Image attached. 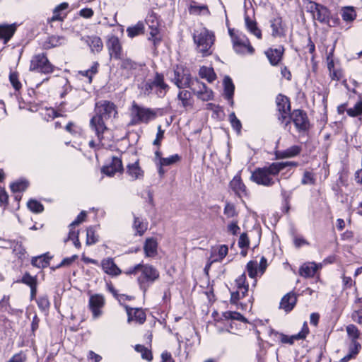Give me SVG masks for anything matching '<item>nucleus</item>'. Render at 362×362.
<instances>
[{
  "instance_id": "obj_1",
  "label": "nucleus",
  "mask_w": 362,
  "mask_h": 362,
  "mask_svg": "<svg viewBox=\"0 0 362 362\" xmlns=\"http://www.w3.org/2000/svg\"><path fill=\"white\" fill-rule=\"evenodd\" d=\"M95 115L90 119V127L98 138H103V133L107 129L105 122L117 115L116 105L108 100H100L95 103Z\"/></svg>"
},
{
  "instance_id": "obj_2",
  "label": "nucleus",
  "mask_w": 362,
  "mask_h": 362,
  "mask_svg": "<svg viewBox=\"0 0 362 362\" xmlns=\"http://www.w3.org/2000/svg\"><path fill=\"white\" fill-rule=\"evenodd\" d=\"M288 166L296 167L298 163L293 161L272 163L268 166L255 169L251 175L250 180L259 185L271 187L275 184L274 177Z\"/></svg>"
},
{
  "instance_id": "obj_3",
  "label": "nucleus",
  "mask_w": 362,
  "mask_h": 362,
  "mask_svg": "<svg viewBox=\"0 0 362 362\" xmlns=\"http://www.w3.org/2000/svg\"><path fill=\"white\" fill-rule=\"evenodd\" d=\"M140 272L137 281L140 288L145 293L150 286L159 278V272L152 265L138 264L127 272V274Z\"/></svg>"
},
{
  "instance_id": "obj_4",
  "label": "nucleus",
  "mask_w": 362,
  "mask_h": 362,
  "mask_svg": "<svg viewBox=\"0 0 362 362\" xmlns=\"http://www.w3.org/2000/svg\"><path fill=\"white\" fill-rule=\"evenodd\" d=\"M193 40L197 49L203 56L212 54L211 47L215 41L214 34L204 27L195 29L193 33Z\"/></svg>"
},
{
  "instance_id": "obj_5",
  "label": "nucleus",
  "mask_w": 362,
  "mask_h": 362,
  "mask_svg": "<svg viewBox=\"0 0 362 362\" xmlns=\"http://www.w3.org/2000/svg\"><path fill=\"white\" fill-rule=\"evenodd\" d=\"M130 124L135 125L149 122L156 118V113L150 108L139 106L134 101L130 110Z\"/></svg>"
},
{
  "instance_id": "obj_6",
  "label": "nucleus",
  "mask_w": 362,
  "mask_h": 362,
  "mask_svg": "<svg viewBox=\"0 0 362 362\" xmlns=\"http://www.w3.org/2000/svg\"><path fill=\"white\" fill-rule=\"evenodd\" d=\"M144 92L146 95L154 93L159 98H163L169 89V86L165 83L162 74L156 73L153 80H148L144 86Z\"/></svg>"
},
{
  "instance_id": "obj_7",
  "label": "nucleus",
  "mask_w": 362,
  "mask_h": 362,
  "mask_svg": "<svg viewBox=\"0 0 362 362\" xmlns=\"http://www.w3.org/2000/svg\"><path fill=\"white\" fill-rule=\"evenodd\" d=\"M173 81L180 89L189 88H192L195 80H192L189 71L182 66H177L174 70Z\"/></svg>"
},
{
  "instance_id": "obj_8",
  "label": "nucleus",
  "mask_w": 362,
  "mask_h": 362,
  "mask_svg": "<svg viewBox=\"0 0 362 362\" xmlns=\"http://www.w3.org/2000/svg\"><path fill=\"white\" fill-rule=\"evenodd\" d=\"M30 70L47 74L53 72L54 66L45 54H38L32 58Z\"/></svg>"
},
{
  "instance_id": "obj_9",
  "label": "nucleus",
  "mask_w": 362,
  "mask_h": 362,
  "mask_svg": "<svg viewBox=\"0 0 362 362\" xmlns=\"http://www.w3.org/2000/svg\"><path fill=\"white\" fill-rule=\"evenodd\" d=\"M232 43L233 49L238 54H252L255 52V49L245 35H241L239 37H233Z\"/></svg>"
},
{
  "instance_id": "obj_10",
  "label": "nucleus",
  "mask_w": 362,
  "mask_h": 362,
  "mask_svg": "<svg viewBox=\"0 0 362 362\" xmlns=\"http://www.w3.org/2000/svg\"><path fill=\"white\" fill-rule=\"evenodd\" d=\"M292 122L298 132H305L309 128V121L306 113L301 110H294L291 112Z\"/></svg>"
},
{
  "instance_id": "obj_11",
  "label": "nucleus",
  "mask_w": 362,
  "mask_h": 362,
  "mask_svg": "<svg viewBox=\"0 0 362 362\" xmlns=\"http://www.w3.org/2000/svg\"><path fill=\"white\" fill-rule=\"evenodd\" d=\"M267 267V260L262 257L259 263L257 261H250L247 264V271L250 278L255 279L258 274L262 275Z\"/></svg>"
},
{
  "instance_id": "obj_12",
  "label": "nucleus",
  "mask_w": 362,
  "mask_h": 362,
  "mask_svg": "<svg viewBox=\"0 0 362 362\" xmlns=\"http://www.w3.org/2000/svg\"><path fill=\"white\" fill-rule=\"evenodd\" d=\"M197 98L203 101H209L213 98V92L204 83L195 80L194 86L190 88Z\"/></svg>"
},
{
  "instance_id": "obj_13",
  "label": "nucleus",
  "mask_w": 362,
  "mask_h": 362,
  "mask_svg": "<svg viewBox=\"0 0 362 362\" xmlns=\"http://www.w3.org/2000/svg\"><path fill=\"white\" fill-rule=\"evenodd\" d=\"M105 298L103 295H92L89 299V308L92 311L93 318L99 317L101 314V308L104 306Z\"/></svg>"
},
{
  "instance_id": "obj_14",
  "label": "nucleus",
  "mask_w": 362,
  "mask_h": 362,
  "mask_svg": "<svg viewBox=\"0 0 362 362\" xmlns=\"http://www.w3.org/2000/svg\"><path fill=\"white\" fill-rule=\"evenodd\" d=\"M107 47L110 57L115 59H121L122 49L119 40L117 36L112 35L108 37Z\"/></svg>"
},
{
  "instance_id": "obj_15",
  "label": "nucleus",
  "mask_w": 362,
  "mask_h": 362,
  "mask_svg": "<svg viewBox=\"0 0 362 362\" xmlns=\"http://www.w3.org/2000/svg\"><path fill=\"white\" fill-rule=\"evenodd\" d=\"M122 171H123L122 160L115 156L112 158L111 163L109 165L104 166L102 169V172L108 176H112L116 173Z\"/></svg>"
},
{
  "instance_id": "obj_16",
  "label": "nucleus",
  "mask_w": 362,
  "mask_h": 362,
  "mask_svg": "<svg viewBox=\"0 0 362 362\" xmlns=\"http://www.w3.org/2000/svg\"><path fill=\"white\" fill-rule=\"evenodd\" d=\"M126 310L128 315L127 321H136L139 324H143L146 321V314L141 308H132L126 306Z\"/></svg>"
},
{
  "instance_id": "obj_17",
  "label": "nucleus",
  "mask_w": 362,
  "mask_h": 362,
  "mask_svg": "<svg viewBox=\"0 0 362 362\" xmlns=\"http://www.w3.org/2000/svg\"><path fill=\"white\" fill-rule=\"evenodd\" d=\"M67 40L64 36L51 35L49 36L42 44V48L49 49L59 46L64 45Z\"/></svg>"
},
{
  "instance_id": "obj_18",
  "label": "nucleus",
  "mask_w": 362,
  "mask_h": 362,
  "mask_svg": "<svg viewBox=\"0 0 362 362\" xmlns=\"http://www.w3.org/2000/svg\"><path fill=\"white\" fill-rule=\"evenodd\" d=\"M228 247L226 245H221L218 247V250L213 251L209 259V262L206 265L205 270L208 269L211 265L216 262H221L227 255Z\"/></svg>"
},
{
  "instance_id": "obj_19",
  "label": "nucleus",
  "mask_w": 362,
  "mask_h": 362,
  "mask_svg": "<svg viewBox=\"0 0 362 362\" xmlns=\"http://www.w3.org/2000/svg\"><path fill=\"white\" fill-rule=\"evenodd\" d=\"M284 49L280 46L278 48H270L265 52V54L272 66H276L281 60Z\"/></svg>"
},
{
  "instance_id": "obj_20",
  "label": "nucleus",
  "mask_w": 362,
  "mask_h": 362,
  "mask_svg": "<svg viewBox=\"0 0 362 362\" xmlns=\"http://www.w3.org/2000/svg\"><path fill=\"white\" fill-rule=\"evenodd\" d=\"M308 332L309 329L308 327L307 323L304 322L302 330L297 334H294L291 337L285 334H281V341L284 344H293L295 340L305 339L308 334Z\"/></svg>"
},
{
  "instance_id": "obj_21",
  "label": "nucleus",
  "mask_w": 362,
  "mask_h": 362,
  "mask_svg": "<svg viewBox=\"0 0 362 362\" xmlns=\"http://www.w3.org/2000/svg\"><path fill=\"white\" fill-rule=\"evenodd\" d=\"M278 115H284L291 112V104L288 97L279 94L276 98Z\"/></svg>"
},
{
  "instance_id": "obj_22",
  "label": "nucleus",
  "mask_w": 362,
  "mask_h": 362,
  "mask_svg": "<svg viewBox=\"0 0 362 362\" xmlns=\"http://www.w3.org/2000/svg\"><path fill=\"white\" fill-rule=\"evenodd\" d=\"M229 186L234 193L239 197L246 194V187L240 176H235L230 182Z\"/></svg>"
},
{
  "instance_id": "obj_23",
  "label": "nucleus",
  "mask_w": 362,
  "mask_h": 362,
  "mask_svg": "<svg viewBox=\"0 0 362 362\" xmlns=\"http://www.w3.org/2000/svg\"><path fill=\"white\" fill-rule=\"evenodd\" d=\"M297 302V297L294 293H288L281 299L280 303V308L284 309L286 312H290L294 308Z\"/></svg>"
},
{
  "instance_id": "obj_24",
  "label": "nucleus",
  "mask_w": 362,
  "mask_h": 362,
  "mask_svg": "<svg viewBox=\"0 0 362 362\" xmlns=\"http://www.w3.org/2000/svg\"><path fill=\"white\" fill-rule=\"evenodd\" d=\"M321 265H317L315 262H308L303 264L299 269V274L305 278H310L314 276L317 269Z\"/></svg>"
},
{
  "instance_id": "obj_25",
  "label": "nucleus",
  "mask_w": 362,
  "mask_h": 362,
  "mask_svg": "<svg viewBox=\"0 0 362 362\" xmlns=\"http://www.w3.org/2000/svg\"><path fill=\"white\" fill-rule=\"evenodd\" d=\"M158 242L154 238H146L144 245V250L146 257H153L158 253Z\"/></svg>"
},
{
  "instance_id": "obj_26",
  "label": "nucleus",
  "mask_w": 362,
  "mask_h": 362,
  "mask_svg": "<svg viewBox=\"0 0 362 362\" xmlns=\"http://www.w3.org/2000/svg\"><path fill=\"white\" fill-rule=\"evenodd\" d=\"M101 266L103 271L110 275L117 276L121 273V270L114 262L112 258H107L102 261Z\"/></svg>"
},
{
  "instance_id": "obj_27",
  "label": "nucleus",
  "mask_w": 362,
  "mask_h": 362,
  "mask_svg": "<svg viewBox=\"0 0 362 362\" xmlns=\"http://www.w3.org/2000/svg\"><path fill=\"white\" fill-rule=\"evenodd\" d=\"M189 13L195 16H210L211 13L206 5H199L196 1H192L189 8Z\"/></svg>"
},
{
  "instance_id": "obj_28",
  "label": "nucleus",
  "mask_w": 362,
  "mask_h": 362,
  "mask_svg": "<svg viewBox=\"0 0 362 362\" xmlns=\"http://www.w3.org/2000/svg\"><path fill=\"white\" fill-rule=\"evenodd\" d=\"M16 30L15 23L11 25H0V39H3L4 44L7 43Z\"/></svg>"
},
{
  "instance_id": "obj_29",
  "label": "nucleus",
  "mask_w": 362,
  "mask_h": 362,
  "mask_svg": "<svg viewBox=\"0 0 362 362\" xmlns=\"http://www.w3.org/2000/svg\"><path fill=\"white\" fill-rule=\"evenodd\" d=\"M301 150V146L294 145L288 148L286 150L277 151L276 156L278 158L281 159L293 158L300 154Z\"/></svg>"
},
{
  "instance_id": "obj_30",
  "label": "nucleus",
  "mask_w": 362,
  "mask_h": 362,
  "mask_svg": "<svg viewBox=\"0 0 362 362\" xmlns=\"http://www.w3.org/2000/svg\"><path fill=\"white\" fill-rule=\"evenodd\" d=\"M329 11L325 6L320 4L313 18L320 23H328L329 21Z\"/></svg>"
},
{
  "instance_id": "obj_31",
  "label": "nucleus",
  "mask_w": 362,
  "mask_h": 362,
  "mask_svg": "<svg viewBox=\"0 0 362 362\" xmlns=\"http://www.w3.org/2000/svg\"><path fill=\"white\" fill-rule=\"evenodd\" d=\"M127 173L133 180L140 179L144 175V172L139 167L138 161H136L132 164H129L127 165Z\"/></svg>"
},
{
  "instance_id": "obj_32",
  "label": "nucleus",
  "mask_w": 362,
  "mask_h": 362,
  "mask_svg": "<svg viewBox=\"0 0 362 362\" xmlns=\"http://www.w3.org/2000/svg\"><path fill=\"white\" fill-rule=\"evenodd\" d=\"M272 35L273 37H281L284 35L282 19L276 18L271 21Z\"/></svg>"
},
{
  "instance_id": "obj_33",
  "label": "nucleus",
  "mask_w": 362,
  "mask_h": 362,
  "mask_svg": "<svg viewBox=\"0 0 362 362\" xmlns=\"http://www.w3.org/2000/svg\"><path fill=\"white\" fill-rule=\"evenodd\" d=\"M245 23L247 30L255 36H256L258 39L262 38V32L258 28L257 25V23L255 21L250 19L248 16H245Z\"/></svg>"
},
{
  "instance_id": "obj_34",
  "label": "nucleus",
  "mask_w": 362,
  "mask_h": 362,
  "mask_svg": "<svg viewBox=\"0 0 362 362\" xmlns=\"http://www.w3.org/2000/svg\"><path fill=\"white\" fill-rule=\"evenodd\" d=\"M223 83H224L225 98L228 100H230L231 104H233V96L234 94V89H235L233 81L229 76H226L223 80Z\"/></svg>"
},
{
  "instance_id": "obj_35",
  "label": "nucleus",
  "mask_w": 362,
  "mask_h": 362,
  "mask_svg": "<svg viewBox=\"0 0 362 362\" xmlns=\"http://www.w3.org/2000/svg\"><path fill=\"white\" fill-rule=\"evenodd\" d=\"M342 19L346 22H352L356 17V12L354 7H343L340 11Z\"/></svg>"
},
{
  "instance_id": "obj_36",
  "label": "nucleus",
  "mask_w": 362,
  "mask_h": 362,
  "mask_svg": "<svg viewBox=\"0 0 362 362\" xmlns=\"http://www.w3.org/2000/svg\"><path fill=\"white\" fill-rule=\"evenodd\" d=\"M51 257H49L47 254L35 257L31 260L33 266L37 268H45L49 265V259Z\"/></svg>"
},
{
  "instance_id": "obj_37",
  "label": "nucleus",
  "mask_w": 362,
  "mask_h": 362,
  "mask_svg": "<svg viewBox=\"0 0 362 362\" xmlns=\"http://www.w3.org/2000/svg\"><path fill=\"white\" fill-rule=\"evenodd\" d=\"M177 98L182 102V105L184 107H191L192 105V94L189 90H180L177 95Z\"/></svg>"
},
{
  "instance_id": "obj_38",
  "label": "nucleus",
  "mask_w": 362,
  "mask_h": 362,
  "mask_svg": "<svg viewBox=\"0 0 362 362\" xmlns=\"http://www.w3.org/2000/svg\"><path fill=\"white\" fill-rule=\"evenodd\" d=\"M199 74L201 78H206L209 82H212L216 78L214 69L210 67L202 66L199 69Z\"/></svg>"
},
{
  "instance_id": "obj_39",
  "label": "nucleus",
  "mask_w": 362,
  "mask_h": 362,
  "mask_svg": "<svg viewBox=\"0 0 362 362\" xmlns=\"http://www.w3.org/2000/svg\"><path fill=\"white\" fill-rule=\"evenodd\" d=\"M237 288L242 292V296H245L248 291V284H246V275L245 273L239 276L235 280Z\"/></svg>"
},
{
  "instance_id": "obj_40",
  "label": "nucleus",
  "mask_w": 362,
  "mask_h": 362,
  "mask_svg": "<svg viewBox=\"0 0 362 362\" xmlns=\"http://www.w3.org/2000/svg\"><path fill=\"white\" fill-rule=\"evenodd\" d=\"M88 43L92 52H100L103 48V42L98 36L91 37Z\"/></svg>"
},
{
  "instance_id": "obj_41",
  "label": "nucleus",
  "mask_w": 362,
  "mask_h": 362,
  "mask_svg": "<svg viewBox=\"0 0 362 362\" xmlns=\"http://www.w3.org/2000/svg\"><path fill=\"white\" fill-rule=\"evenodd\" d=\"M120 62V68L127 71L135 70L137 69L138 64L129 58H121L119 59Z\"/></svg>"
},
{
  "instance_id": "obj_42",
  "label": "nucleus",
  "mask_w": 362,
  "mask_h": 362,
  "mask_svg": "<svg viewBox=\"0 0 362 362\" xmlns=\"http://www.w3.org/2000/svg\"><path fill=\"white\" fill-rule=\"evenodd\" d=\"M144 24L142 23L139 22L134 26L128 27L127 29V33L129 37H134L141 34L144 32Z\"/></svg>"
},
{
  "instance_id": "obj_43",
  "label": "nucleus",
  "mask_w": 362,
  "mask_h": 362,
  "mask_svg": "<svg viewBox=\"0 0 362 362\" xmlns=\"http://www.w3.org/2000/svg\"><path fill=\"white\" fill-rule=\"evenodd\" d=\"M147 223H144L139 217H134V228L137 234L142 235L147 230Z\"/></svg>"
},
{
  "instance_id": "obj_44",
  "label": "nucleus",
  "mask_w": 362,
  "mask_h": 362,
  "mask_svg": "<svg viewBox=\"0 0 362 362\" xmlns=\"http://www.w3.org/2000/svg\"><path fill=\"white\" fill-rule=\"evenodd\" d=\"M180 160H181L180 156H179L178 154H174L168 158H160V160H158V161L160 162V164L161 165L170 166V165H172L175 164L176 163L180 161Z\"/></svg>"
},
{
  "instance_id": "obj_45",
  "label": "nucleus",
  "mask_w": 362,
  "mask_h": 362,
  "mask_svg": "<svg viewBox=\"0 0 362 362\" xmlns=\"http://www.w3.org/2000/svg\"><path fill=\"white\" fill-rule=\"evenodd\" d=\"M94 227L90 226L86 230V245H91L98 241V236L95 234Z\"/></svg>"
},
{
  "instance_id": "obj_46",
  "label": "nucleus",
  "mask_w": 362,
  "mask_h": 362,
  "mask_svg": "<svg viewBox=\"0 0 362 362\" xmlns=\"http://www.w3.org/2000/svg\"><path fill=\"white\" fill-rule=\"evenodd\" d=\"M28 208L33 213L39 214L44 211L43 205L35 199H30L27 204Z\"/></svg>"
},
{
  "instance_id": "obj_47",
  "label": "nucleus",
  "mask_w": 362,
  "mask_h": 362,
  "mask_svg": "<svg viewBox=\"0 0 362 362\" xmlns=\"http://www.w3.org/2000/svg\"><path fill=\"white\" fill-rule=\"evenodd\" d=\"M135 350L137 352H139V353L141 354V357L144 359H146V360H147L148 361L152 360L153 356H152L151 351L145 347L144 346L140 345V344H137L135 346Z\"/></svg>"
},
{
  "instance_id": "obj_48",
  "label": "nucleus",
  "mask_w": 362,
  "mask_h": 362,
  "mask_svg": "<svg viewBox=\"0 0 362 362\" xmlns=\"http://www.w3.org/2000/svg\"><path fill=\"white\" fill-rule=\"evenodd\" d=\"M98 63L94 62L92 66L85 71H80L78 73L83 76H86L88 78V81L90 83L92 81V77L94 74L98 72Z\"/></svg>"
},
{
  "instance_id": "obj_49",
  "label": "nucleus",
  "mask_w": 362,
  "mask_h": 362,
  "mask_svg": "<svg viewBox=\"0 0 362 362\" xmlns=\"http://www.w3.org/2000/svg\"><path fill=\"white\" fill-rule=\"evenodd\" d=\"M348 115L356 117L362 115V100L358 101L353 107L346 110Z\"/></svg>"
},
{
  "instance_id": "obj_50",
  "label": "nucleus",
  "mask_w": 362,
  "mask_h": 362,
  "mask_svg": "<svg viewBox=\"0 0 362 362\" xmlns=\"http://www.w3.org/2000/svg\"><path fill=\"white\" fill-rule=\"evenodd\" d=\"M316 178L315 175L310 171H305L301 180V184L303 185L315 184Z\"/></svg>"
},
{
  "instance_id": "obj_51",
  "label": "nucleus",
  "mask_w": 362,
  "mask_h": 362,
  "mask_svg": "<svg viewBox=\"0 0 362 362\" xmlns=\"http://www.w3.org/2000/svg\"><path fill=\"white\" fill-rule=\"evenodd\" d=\"M348 336L352 340H357L360 337V332L354 325H349L346 328Z\"/></svg>"
},
{
  "instance_id": "obj_52",
  "label": "nucleus",
  "mask_w": 362,
  "mask_h": 362,
  "mask_svg": "<svg viewBox=\"0 0 362 362\" xmlns=\"http://www.w3.org/2000/svg\"><path fill=\"white\" fill-rule=\"evenodd\" d=\"M28 183L25 180H21L13 182L11 185V189L13 192H20L25 190L28 187Z\"/></svg>"
},
{
  "instance_id": "obj_53",
  "label": "nucleus",
  "mask_w": 362,
  "mask_h": 362,
  "mask_svg": "<svg viewBox=\"0 0 362 362\" xmlns=\"http://www.w3.org/2000/svg\"><path fill=\"white\" fill-rule=\"evenodd\" d=\"M278 120L281 122V124H283L284 128L288 131L290 130L288 127L289 124L292 122L291 118V112H289V113H286L285 115H278L277 116Z\"/></svg>"
},
{
  "instance_id": "obj_54",
  "label": "nucleus",
  "mask_w": 362,
  "mask_h": 362,
  "mask_svg": "<svg viewBox=\"0 0 362 362\" xmlns=\"http://www.w3.org/2000/svg\"><path fill=\"white\" fill-rule=\"evenodd\" d=\"M38 308L42 310H47L50 306V303L47 296H40L37 300Z\"/></svg>"
},
{
  "instance_id": "obj_55",
  "label": "nucleus",
  "mask_w": 362,
  "mask_h": 362,
  "mask_svg": "<svg viewBox=\"0 0 362 362\" xmlns=\"http://www.w3.org/2000/svg\"><path fill=\"white\" fill-rule=\"evenodd\" d=\"M20 282L25 284L30 287L37 286V279L35 276H32L30 274L25 273Z\"/></svg>"
},
{
  "instance_id": "obj_56",
  "label": "nucleus",
  "mask_w": 362,
  "mask_h": 362,
  "mask_svg": "<svg viewBox=\"0 0 362 362\" xmlns=\"http://www.w3.org/2000/svg\"><path fill=\"white\" fill-rule=\"evenodd\" d=\"M9 81L12 86L16 90H18L21 88V83L18 80V74L16 72H11L9 74Z\"/></svg>"
},
{
  "instance_id": "obj_57",
  "label": "nucleus",
  "mask_w": 362,
  "mask_h": 362,
  "mask_svg": "<svg viewBox=\"0 0 362 362\" xmlns=\"http://www.w3.org/2000/svg\"><path fill=\"white\" fill-rule=\"evenodd\" d=\"M229 120L232 127L236 131L240 132L242 124L240 121L237 118L234 112H232L229 115Z\"/></svg>"
},
{
  "instance_id": "obj_58",
  "label": "nucleus",
  "mask_w": 362,
  "mask_h": 362,
  "mask_svg": "<svg viewBox=\"0 0 362 362\" xmlns=\"http://www.w3.org/2000/svg\"><path fill=\"white\" fill-rule=\"evenodd\" d=\"M223 213L227 218H232L237 215L235 206L228 202L226 204Z\"/></svg>"
},
{
  "instance_id": "obj_59",
  "label": "nucleus",
  "mask_w": 362,
  "mask_h": 362,
  "mask_svg": "<svg viewBox=\"0 0 362 362\" xmlns=\"http://www.w3.org/2000/svg\"><path fill=\"white\" fill-rule=\"evenodd\" d=\"M223 315H224L225 318H226V319L237 320H239L241 322L247 321L245 317L238 312H226L223 314Z\"/></svg>"
},
{
  "instance_id": "obj_60",
  "label": "nucleus",
  "mask_w": 362,
  "mask_h": 362,
  "mask_svg": "<svg viewBox=\"0 0 362 362\" xmlns=\"http://www.w3.org/2000/svg\"><path fill=\"white\" fill-rule=\"evenodd\" d=\"M26 354L21 351L19 353L14 354L7 362H26Z\"/></svg>"
},
{
  "instance_id": "obj_61",
  "label": "nucleus",
  "mask_w": 362,
  "mask_h": 362,
  "mask_svg": "<svg viewBox=\"0 0 362 362\" xmlns=\"http://www.w3.org/2000/svg\"><path fill=\"white\" fill-rule=\"evenodd\" d=\"M78 258V256L76 255H74L70 257H66L64 258L57 266H56L55 268H53V269H59L63 267H67L71 265L76 259Z\"/></svg>"
},
{
  "instance_id": "obj_62",
  "label": "nucleus",
  "mask_w": 362,
  "mask_h": 362,
  "mask_svg": "<svg viewBox=\"0 0 362 362\" xmlns=\"http://www.w3.org/2000/svg\"><path fill=\"white\" fill-rule=\"evenodd\" d=\"M361 349V345L357 341V340H352L349 347V351L352 353L355 356L359 353Z\"/></svg>"
},
{
  "instance_id": "obj_63",
  "label": "nucleus",
  "mask_w": 362,
  "mask_h": 362,
  "mask_svg": "<svg viewBox=\"0 0 362 362\" xmlns=\"http://www.w3.org/2000/svg\"><path fill=\"white\" fill-rule=\"evenodd\" d=\"M250 241L246 233H242L240 236L238 245L241 248L247 247L249 246Z\"/></svg>"
},
{
  "instance_id": "obj_64",
  "label": "nucleus",
  "mask_w": 362,
  "mask_h": 362,
  "mask_svg": "<svg viewBox=\"0 0 362 362\" xmlns=\"http://www.w3.org/2000/svg\"><path fill=\"white\" fill-rule=\"evenodd\" d=\"M352 319L362 326V310L354 311L352 314Z\"/></svg>"
}]
</instances>
